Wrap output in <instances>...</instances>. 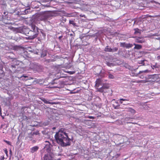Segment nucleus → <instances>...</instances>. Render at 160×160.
<instances>
[{
    "instance_id": "nucleus-1",
    "label": "nucleus",
    "mask_w": 160,
    "mask_h": 160,
    "mask_svg": "<svg viewBox=\"0 0 160 160\" xmlns=\"http://www.w3.org/2000/svg\"><path fill=\"white\" fill-rule=\"evenodd\" d=\"M55 138L57 142L61 146L65 147L70 145L71 140L68 134H63L59 132L56 133Z\"/></svg>"
},
{
    "instance_id": "nucleus-2",
    "label": "nucleus",
    "mask_w": 160,
    "mask_h": 160,
    "mask_svg": "<svg viewBox=\"0 0 160 160\" xmlns=\"http://www.w3.org/2000/svg\"><path fill=\"white\" fill-rule=\"evenodd\" d=\"M25 33L27 36V38L28 39L32 40L37 37L39 33V31L30 30L29 29H27L25 31Z\"/></svg>"
},
{
    "instance_id": "nucleus-3",
    "label": "nucleus",
    "mask_w": 160,
    "mask_h": 160,
    "mask_svg": "<svg viewBox=\"0 0 160 160\" xmlns=\"http://www.w3.org/2000/svg\"><path fill=\"white\" fill-rule=\"evenodd\" d=\"M29 68L34 71L40 72L42 69V67L41 65H38L37 63H31L29 65Z\"/></svg>"
},
{
    "instance_id": "nucleus-4",
    "label": "nucleus",
    "mask_w": 160,
    "mask_h": 160,
    "mask_svg": "<svg viewBox=\"0 0 160 160\" xmlns=\"http://www.w3.org/2000/svg\"><path fill=\"white\" fill-rule=\"evenodd\" d=\"M52 16V15L48 12H45L41 14L39 17L41 21H45Z\"/></svg>"
},
{
    "instance_id": "nucleus-5",
    "label": "nucleus",
    "mask_w": 160,
    "mask_h": 160,
    "mask_svg": "<svg viewBox=\"0 0 160 160\" xmlns=\"http://www.w3.org/2000/svg\"><path fill=\"white\" fill-rule=\"evenodd\" d=\"M158 74H154L153 75H150L148 76V77L146 78V80L145 82H152L153 80H149L150 79H153L154 80H156L158 78Z\"/></svg>"
},
{
    "instance_id": "nucleus-6",
    "label": "nucleus",
    "mask_w": 160,
    "mask_h": 160,
    "mask_svg": "<svg viewBox=\"0 0 160 160\" xmlns=\"http://www.w3.org/2000/svg\"><path fill=\"white\" fill-rule=\"evenodd\" d=\"M43 160H61L60 159H55L54 155L52 153L50 154L49 155L45 154L43 157Z\"/></svg>"
},
{
    "instance_id": "nucleus-7",
    "label": "nucleus",
    "mask_w": 160,
    "mask_h": 160,
    "mask_svg": "<svg viewBox=\"0 0 160 160\" xmlns=\"http://www.w3.org/2000/svg\"><path fill=\"white\" fill-rule=\"evenodd\" d=\"M125 108L127 109L126 110L127 112H129L132 115L134 114L136 112V111L131 108Z\"/></svg>"
},
{
    "instance_id": "nucleus-8",
    "label": "nucleus",
    "mask_w": 160,
    "mask_h": 160,
    "mask_svg": "<svg viewBox=\"0 0 160 160\" xmlns=\"http://www.w3.org/2000/svg\"><path fill=\"white\" fill-rule=\"evenodd\" d=\"M112 106L115 109H118L119 108L120 105L118 101H115L112 104Z\"/></svg>"
},
{
    "instance_id": "nucleus-9",
    "label": "nucleus",
    "mask_w": 160,
    "mask_h": 160,
    "mask_svg": "<svg viewBox=\"0 0 160 160\" xmlns=\"http://www.w3.org/2000/svg\"><path fill=\"white\" fill-rule=\"evenodd\" d=\"M39 131H38L33 132L32 134L29 135L28 137L29 138V140L31 141L32 140V136H33V135H39Z\"/></svg>"
},
{
    "instance_id": "nucleus-10",
    "label": "nucleus",
    "mask_w": 160,
    "mask_h": 160,
    "mask_svg": "<svg viewBox=\"0 0 160 160\" xmlns=\"http://www.w3.org/2000/svg\"><path fill=\"white\" fill-rule=\"evenodd\" d=\"M135 41L136 42L139 43H142L145 42V40L144 39H141L140 38H137L135 39Z\"/></svg>"
},
{
    "instance_id": "nucleus-11",
    "label": "nucleus",
    "mask_w": 160,
    "mask_h": 160,
    "mask_svg": "<svg viewBox=\"0 0 160 160\" xmlns=\"http://www.w3.org/2000/svg\"><path fill=\"white\" fill-rule=\"evenodd\" d=\"M12 62H13L14 64L15 65H12L11 66V67L12 68H15V65H16L19 64V61L17 60L16 59H14L13 60Z\"/></svg>"
},
{
    "instance_id": "nucleus-12",
    "label": "nucleus",
    "mask_w": 160,
    "mask_h": 160,
    "mask_svg": "<svg viewBox=\"0 0 160 160\" xmlns=\"http://www.w3.org/2000/svg\"><path fill=\"white\" fill-rule=\"evenodd\" d=\"M30 26L32 30L36 31V30H37L38 31H39V29L38 27H36L35 25L32 23L30 25Z\"/></svg>"
},
{
    "instance_id": "nucleus-13",
    "label": "nucleus",
    "mask_w": 160,
    "mask_h": 160,
    "mask_svg": "<svg viewBox=\"0 0 160 160\" xmlns=\"http://www.w3.org/2000/svg\"><path fill=\"white\" fill-rule=\"evenodd\" d=\"M104 51L106 52H111L112 51V49L111 48H110L109 46H107L104 48Z\"/></svg>"
},
{
    "instance_id": "nucleus-14",
    "label": "nucleus",
    "mask_w": 160,
    "mask_h": 160,
    "mask_svg": "<svg viewBox=\"0 0 160 160\" xmlns=\"http://www.w3.org/2000/svg\"><path fill=\"white\" fill-rule=\"evenodd\" d=\"M39 148L38 146H35L32 147L31 149V152L33 153L37 151Z\"/></svg>"
},
{
    "instance_id": "nucleus-15",
    "label": "nucleus",
    "mask_w": 160,
    "mask_h": 160,
    "mask_svg": "<svg viewBox=\"0 0 160 160\" xmlns=\"http://www.w3.org/2000/svg\"><path fill=\"white\" fill-rule=\"evenodd\" d=\"M46 145L44 147V148L48 152L51 151V148L52 147V146H50V145Z\"/></svg>"
},
{
    "instance_id": "nucleus-16",
    "label": "nucleus",
    "mask_w": 160,
    "mask_h": 160,
    "mask_svg": "<svg viewBox=\"0 0 160 160\" xmlns=\"http://www.w3.org/2000/svg\"><path fill=\"white\" fill-rule=\"evenodd\" d=\"M133 45H135V47H134V49L139 50L140 49L142 48V46L141 45L137 44L135 43H134Z\"/></svg>"
},
{
    "instance_id": "nucleus-17",
    "label": "nucleus",
    "mask_w": 160,
    "mask_h": 160,
    "mask_svg": "<svg viewBox=\"0 0 160 160\" xmlns=\"http://www.w3.org/2000/svg\"><path fill=\"white\" fill-rule=\"evenodd\" d=\"M65 129L61 128L58 131V132H56V133H59L60 132L61 134H68L67 133H66L65 132Z\"/></svg>"
},
{
    "instance_id": "nucleus-18",
    "label": "nucleus",
    "mask_w": 160,
    "mask_h": 160,
    "mask_svg": "<svg viewBox=\"0 0 160 160\" xmlns=\"http://www.w3.org/2000/svg\"><path fill=\"white\" fill-rule=\"evenodd\" d=\"M134 30L135 31L134 32V34H137V33L141 34V30L137 28H134Z\"/></svg>"
},
{
    "instance_id": "nucleus-19",
    "label": "nucleus",
    "mask_w": 160,
    "mask_h": 160,
    "mask_svg": "<svg viewBox=\"0 0 160 160\" xmlns=\"http://www.w3.org/2000/svg\"><path fill=\"white\" fill-rule=\"evenodd\" d=\"M46 104H53L54 103V102H50L47 101L46 100L43 98L42 99H41Z\"/></svg>"
},
{
    "instance_id": "nucleus-20",
    "label": "nucleus",
    "mask_w": 160,
    "mask_h": 160,
    "mask_svg": "<svg viewBox=\"0 0 160 160\" xmlns=\"http://www.w3.org/2000/svg\"><path fill=\"white\" fill-rule=\"evenodd\" d=\"M126 45L125 48H131L133 46V45L132 44H131V43H126Z\"/></svg>"
},
{
    "instance_id": "nucleus-21",
    "label": "nucleus",
    "mask_w": 160,
    "mask_h": 160,
    "mask_svg": "<svg viewBox=\"0 0 160 160\" xmlns=\"http://www.w3.org/2000/svg\"><path fill=\"white\" fill-rule=\"evenodd\" d=\"M118 101L120 103L122 104L123 105H125L123 103L122 101H129V99L123 98H120L118 100Z\"/></svg>"
},
{
    "instance_id": "nucleus-22",
    "label": "nucleus",
    "mask_w": 160,
    "mask_h": 160,
    "mask_svg": "<svg viewBox=\"0 0 160 160\" xmlns=\"http://www.w3.org/2000/svg\"><path fill=\"white\" fill-rule=\"evenodd\" d=\"M69 23L70 24H72L74 26H76V23H75L73 20H70L69 21Z\"/></svg>"
},
{
    "instance_id": "nucleus-23",
    "label": "nucleus",
    "mask_w": 160,
    "mask_h": 160,
    "mask_svg": "<svg viewBox=\"0 0 160 160\" xmlns=\"http://www.w3.org/2000/svg\"><path fill=\"white\" fill-rule=\"evenodd\" d=\"M151 67L153 69H154V68H158V66L157 65V63H155L154 65L152 64Z\"/></svg>"
},
{
    "instance_id": "nucleus-24",
    "label": "nucleus",
    "mask_w": 160,
    "mask_h": 160,
    "mask_svg": "<svg viewBox=\"0 0 160 160\" xmlns=\"http://www.w3.org/2000/svg\"><path fill=\"white\" fill-rule=\"evenodd\" d=\"M104 90H105V89L102 86V87H101V88H99L98 89V91L99 92H105V91Z\"/></svg>"
},
{
    "instance_id": "nucleus-25",
    "label": "nucleus",
    "mask_w": 160,
    "mask_h": 160,
    "mask_svg": "<svg viewBox=\"0 0 160 160\" xmlns=\"http://www.w3.org/2000/svg\"><path fill=\"white\" fill-rule=\"evenodd\" d=\"M150 72V71L148 70H146L144 71H140L138 74H140L143 72L144 73H148Z\"/></svg>"
},
{
    "instance_id": "nucleus-26",
    "label": "nucleus",
    "mask_w": 160,
    "mask_h": 160,
    "mask_svg": "<svg viewBox=\"0 0 160 160\" xmlns=\"http://www.w3.org/2000/svg\"><path fill=\"white\" fill-rule=\"evenodd\" d=\"M47 55L46 52L45 51H42L41 53V57H44Z\"/></svg>"
},
{
    "instance_id": "nucleus-27",
    "label": "nucleus",
    "mask_w": 160,
    "mask_h": 160,
    "mask_svg": "<svg viewBox=\"0 0 160 160\" xmlns=\"http://www.w3.org/2000/svg\"><path fill=\"white\" fill-rule=\"evenodd\" d=\"M102 86L105 89H108L109 88V86L108 84H104Z\"/></svg>"
},
{
    "instance_id": "nucleus-28",
    "label": "nucleus",
    "mask_w": 160,
    "mask_h": 160,
    "mask_svg": "<svg viewBox=\"0 0 160 160\" xmlns=\"http://www.w3.org/2000/svg\"><path fill=\"white\" fill-rule=\"evenodd\" d=\"M126 43L125 42H121L120 43V46L121 47L125 48Z\"/></svg>"
},
{
    "instance_id": "nucleus-29",
    "label": "nucleus",
    "mask_w": 160,
    "mask_h": 160,
    "mask_svg": "<svg viewBox=\"0 0 160 160\" xmlns=\"http://www.w3.org/2000/svg\"><path fill=\"white\" fill-rule=\"evenodd\" d=\"M108 77L110 79H113L114 78V75L111 74H109Z\"/></svg>"
},
{
    "instance_id": "nucleus-30",
    "label": "nucleus",
    "mask_w": 160,
    "mask_h": 160,
    "mask_svg": "<svg viewBox=\"0 0 160 160\" xmlns=\"http://www.w3.org/2000/svg\"><path fill=\"white\" fill-rule=\"evenodd\" d=\"M4 141L6 143L8 144L9 145H11V143L10 142L6 140H4Z\"/></svg>"
},
{
    "instance_id": "nucleus-31",
    "label": "nucleus",
    "mask_w": 160,
    "mask_h": 160,
    "mask_svg": "<svg viewBox=\"0 0 160 160\" xmlns=\"http://www.w3.org/2000/svg\"><path fill=\"white\" fill-rule=\"evenodd\" d=\"M112 49V52H114L117 51L118 50V48L115 47L114 48Z\"/></svg>"
},
{
    "instance_id": "nucleus-32",
    "label": "nucleus",
    "mask_w": 160,
    "mask_h": 160,
    "mask_svg": "<svg viewBox=\"0 0 160 160\" xmlns=\"http://www.w3.org/2000/svg\"><path fill=\"white\" fill-rule=\"evenodd\" d=\"M45 142H47V143L46 145H50V146H52V145L49 142L47 141H45Z\"/></svg>"
},
{
    "instance_id": "nucleus-33",
    "label": "nucleus",
    "mask_w": 160,
    "mask_h": 160,
    "mask_svg": "<svg viewBox=\"0 0 160 160\" xmlns=\"http://www.w3.org/2000/svg\"><path fill=\"white\" fill-rule=\"evenodd\" d=\"M4 151L6 155L8 156V151L7 149L6 148L4 150Z\"/></svg>"
},
{
    "instance_id": "nucleus-34",
    "label": "nucleus",
    "mask_w": 160,
    "mask_h": 160,
    "mask_svg": "<svg viewBox=\"0 0 160 160\" xmlns=\"http://www.w3.org/2000/svg\"><path fill=\"white\" fill-rule=\"evenodd\" d=\"M68 73L70 74H74L75 72V71H68L67 72Z\"/></svg>"
},
{
    "instance_id": "nucleus-35",
    "label": "nucleus",
    "mask_w": 160,
    "mask_h": 160,
    "mask_svg": "<svg viewBox=\"0 0 160 160\" xmlns=\"http://www.w3.org/2000/svg\"><path fill=\"white\" fill-rule=\"evenodd\" d=\"M80 16L81 17H84L85 18H86V16L85 15H84V14H81L80 15Z\"/></svg>"
},
{
    "instance_id": "nucleus-36",
    "label": "nucleus",
    "mask_w": 160,
    "mask_h": 160,
    "mask_svg": "<svg viewBox=\"0 0 160 160\" xmlns=\"http://www.w3.org/2000/svg\"><path fill=\"white\" fill-rule=\"evenodd\" d=\"M144 60L141 61L140 62H139V63L142 64L143 65H144Z\"/></svg>"
},
{
    "instance_id": "nucleus-37",
    "label": "nucleus",
    "mask_w": 160,
    "mask_h": 160,
    "mask_svg": "<svg viewBox=\"0 0 160 160\" xmlns=\"http://www.w3.org/2000/svg\"><path fill=\"white\" fill-rule=\"evenodd\" d=\"M22 77H24V78H26L28 77V76H25V75H22V76H21L20 77V78H22Z\"/></svg>"
},
{
    "instance_id": "nucleus-38",
    "label": "nucleus",
    "mask_w": 160,
    "mask_h": 160,
    "mask_svg": "<svg viewBox=\"0 0 160 160\" xmlns=\"http://www.w3.org/2000/svg\"><path fill=\"white\" fill-rule=\"evenodd\" d=\"M27 107H23L21 108V109L23 110V111L25 108H27Z\"/></svg>"
},
{
    "instance_id": "nucleus-39",
    "label": "nucleus",
    "mask_w": 160,
    "mask_h": 160,
    "mask_svg": "<svg viewBox=\"0 0 160 160\" xmlns=\"http://www.w3.org/2000/svg\"><path fill=\"white\" fill-rule=\"evenodd\" d=\"M89 118H90V119H94V117L93 116H89Z\"/></svg>"
},
{
    "instance_id": "nucleus-40",
    "label": "nucleus",
    "mask_w": 160,
    "mask_h": 160,
    "mask_svg": "<svg viewBox=\"0 0 160 160\" xmlns=\"http://www.w3.org/2000/svg\"><path fill=\"white\" fill-rule=\"evenodd\" d=\"M8 13V12H3V14L4 15H7Z\"/></svg>"
},
{
    "instance_id": "nucleus-41",
    "label": "nucleus",
    "mask_w": 160,
    "mask_h": 160,
    "mask_svg": "<svg viewBox=\"0 0 160 160\" xmlns=\"http://www.w3.org/2000/svg\"><path fill=\"white\" fill-rule=\"evenodd\" d=\"M62 37V36H60L58 38H59V40H61Z\"/></svg>"
},
{
    "instance_id": "nucleus-42",
    "label": "nucleus",
    "mask_w": 160,
    "mask_h": 160,
    "mask_svg": "<svg viewBox=\"0 0 160 160\" xmlns=\"http://www.w3.org/2000/svg\"><path fill=\"white\" fill-rule=\"evenodd\" d=\"M33 78L32 77H30L28 79H33Z\"/></svg>"
},
{
    "instance_id": "nucleus-43",
    "label": "nucleus",
    "mask_w": 160,
    "mask_h": 160,
    "mask_svg": "<svg viewBox=\"0 0 160 160\" xmlns=\"http://www.w3.org/2000/svg\"><path fill=\"white\" fill-rule=\"evenodd\" d=\"M18 141L17 142V144H18L19 143V137H18Z\"/></svg>"
},
{
    "instance_id": "nucleus-44",
    "label": "nucleus",
    "mask_w": 160,
    "mask_h": 160,
    "mask_svg": "<svg viewBox=\"0 0 160 160\" xmlns=\"http://www.w3.org/2000/svg\"><path fill=\"white\" fill-rule=\"evenodd\" d=\"M70 94L75 93L76 92H70Z\"/></svg>"
},
{
    "instance_id": "nucleus-45",
    "label": "nucleus",
    "mask_w": 160,
    "mask_h": 160,
    "mask_svg": "<svg viewBox=\"0 0 160 160\" xmlns=\"http://www.w3.org/2000/svg\"><path fill=\"white\" fill-rule=\"evenodd\" d=\"M4 156H3L2 157V160H4Z\"/></svg>"
},
{
    "instance_id": "nucleus-46",
    "label": "nucleus",
    "mask_w": 160,
    "mask_h": 160,
    "mask_svg": "<svg viewBox=\"0 0 160 160\" xmlns=\"http://www.w3.org/2000/svg\"><path fill=\"white\" fill-rule=\"evenodd\" d=\"M9 152H10V153H12V151H11V149H10V151H9Z\"/></svg>"
},
{
    "instance_id": "nucleus-47",
    "label": "nucleus",
    "mask_w": 160,
    "mask_h": 160,
    "mask_svg": "<svg viewBox=\"0 0 160 160\" xmlns=\"http://www.w3.org/2000/svg\"><path fill=\"white\" fill-rule=\"evenodd\" d=\"M158 58L159 59H160V56H158Z\"/></svg>"
},
{
    "instance_id": "nucleus-48",
    "label": "nucleus",
    "mask_w": 160,
    "mask_h": 160,
    "mask_svg": "<svg viewBox=\"0 0 160 160\" xmlns=\"http://www.w3.org/2000/svg\"><path fill=\"white\" fill-rule=\"evenodd\" d=\"M142 77H143V76H141L140 77V78H142Z\"/></svg>"
},
{
    "instance_id": "nucleus-49",
    "label": "nucleus",
    "mask_w": 160,
    "mask_h": 160,
    "mask_svg": "<svg viewBox=\"0 0 160 160\" xmlns=\"http://www.w3.org/2000/svg\"><path fill=\"white\" fill-rule=\"evenodd\" d=\"M55 127H54V128H53V129H55Z\"/></svg>"
},
{
    "instance_id": "nucleus-50",
    "label": "nucleus",
    "mask_w": 160,
    "mask_h": 160,
    "mask_svg": "<svg viewBox=\"0 0 160 160\" xmlns=\"http://www.w3.org/2000/svg\"><path fill=\"white\" fill-rule=\"evenodd\" d=\"M143 81H141V82H143Z\"/></svg>"
}]
</instances>
